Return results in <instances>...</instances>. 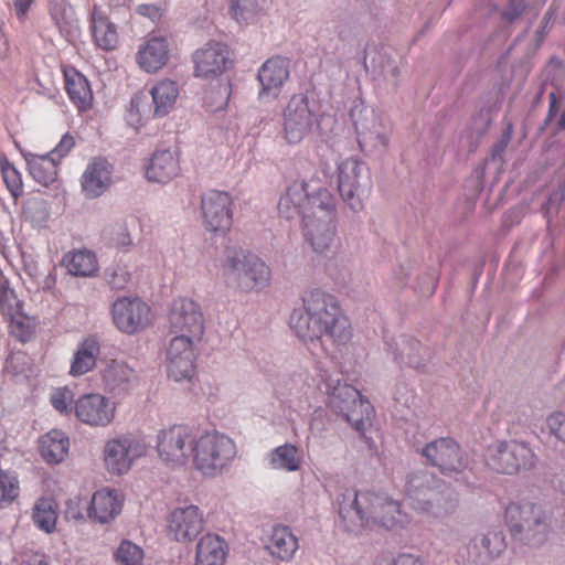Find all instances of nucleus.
I'll return each mask as SVG.
<instances>
[{
    "label": "nucleus",
    "instance_id": "f257e3e1",
    "mask_svg": "<svg viewBox=\"0 0 565 565\" xmlns=\"http://www.w3.org/2000/svg\"><path fill=\"white\" fill-rule=\"evenodd\" d=\"M278 212L287 220L301 216L303 235L315 252L329 248L335 235L337 211L327 188L313 189L305 181H296L280 196Z\"/></svg>",
    "mask_w": 565,
    "mask_h": 565
},
{
    "label": "nucleus",
    "instance_id": "f03ea898",
    "mask_svg": "<svg viewBox=\"0 0 565 565\" xmlns=\"http://www.w3.org/2000/svg\"><path fill=\"white\" fill-rule=\"evenodd\" d=\"M302 307L295 308L289 327L296 337L307 343H322L323 338L345 344L352 337L349 319L335 296L322 289H312L302 296Z\"/></svg>",
    "mask_w": 565,
    "mask_h": 565
},
{
    "label": "nucleus",
    "instance_id": "7ed1b4c3",
    "mask_svg": "<svg viewBox=\"0 0 565 565\" xmlns=\"http://www.w3.org/2000/svg\"><path fill=\"white\" fill-rule=\"evenodd\" d=\"M405 500L413 510L431 520L449 516L458 507L457 493L427 470H418L406 477Z\"/></svg>",
    "mask_w": 565,
    "mask_h": 565
},
{
    "label": "nucleus",
    "instance_id": "20e7f679",
    "mask_svg": "<svg viewBox=\"0 0 565 565\" xmlns=\"http://www.w3.org/2000/svg\"><path fill=\"white\" fill-rule=\"evenodd\" d=\"M338 513L347 532L358 533L361 529H387L385 511L388 497L373 491L345 489L338 497Z\"/></svg>",
    "mask_w": 565,
    "mask_h": 565
},
{
    "label": "nucleus",
    "instance_id": "39448f33",
    "mask_svg": "<svg viewBox=\"0 0 565 565\" xmlns=\"http://www.w3.org/2000/svg\"><path fill=\"white\" fill-rule=\"evenodd\" d=\"M321 381L328 395V405L332 412L343 419L358 433L363 434L371 423L374 409L359 390L348 383H342L338 374L321 373Z\"/></svg>",
    "mask_w": 565,
    "mask_h": 565
},
{
    "label": "nucleus",
    "instance_id": "423d86ee",
    "mask_svg": "<svg viewBox=\"0 0 565 565\" xmlns=\"http://www.w3.org/2000/svg\"><path fill=\"white\" fill-rule=\"evenodd\" d=\"M222 271L228 284L245 292L263 290L271 276L264 260L241 247L225 248Z\"/></svg>",
    "mask_w": 565,
    "mask_h": 565
},
{
    "label": "nucleus",
    "instance_id": "0eeeda50",
    "mask_svg": "<svg viewBox=\"0 0 565 565\" xmlns=\"http://www.w3.org/2000/svg\"><path fill=\"white\" fill-rule=\"evenodd\" d=\"M193 450V465L206 477L222 473L237 454L234 440L216 430L201 431L199 429Z\"/></svg>",
    "mask_w": 565,
    "mask_h": 565
},
{
    "label": "nucleus",
    "instance_id": "6e6552de",
    "mask_svg": "<svg viewBox=\"0 0 565 565\" xmlns=\"http://www.w3.org/2000/svg\"><path fill=\"white\" fill-rule=\"evenodd\" d=\"M505 521L511 535L525 545L535 547L546 540L550 523L541 505L527 501L511 502L505 509Z\"/></svg>",
    "mask_w": 565,
    "mask_h": 565
},
{
    "label": "nucleus",
    "instance_id": "1a4fd4ad",
    "mask_svg": "<svg viewBox=\"0 0 565 565\" xmlns=\"http://www.w3.org/2000/svg\"><path fill=\"white\" fill-rule=\"evenodd\" d=\"M338 191L352 213H360L370 195L372 178L367 164L356 158H348L338 164Z\"/></svg>",
    "mask_w": 565,
    "mask_h": 565
},
{
    "label": "nucleus",
    "instance_id": "9d476101",
    "mask_svg": "<svg viewBox=\"0 0 565 565\" xmlns=\"http://www.w3.org/2000/svg\"><path fill=\"white\" fill-rule=\"evenodd\" d=\"M198 430L183 424L159 430L156 445L159 458L170 467L185 466L193 457Z\"/></svg>",
    "mask_w": 565,
    "mask_h": 565
},
{
    "label": "nucleus",
    "instance_id": "9b49d317",
    "mask_svg": "<svg viewBox=\"0 0 565 565\" xmlns=\"http://www.w3.org/2000/svg\"><path fill=\"white\" fill-rule=\"evenodd\" d=\"M179 89L173 81L164 79L154 84L149 92H139L130 100V114L149 120L167 116L173 108Z\"/></svg>",
    "mask_w": 565,
    "mask_h": 565
},
{
    "label": "nucleus",
    "instance_id": "f8f14e48",
    "mask_svg": "<svg viewBox=\"0 0 565 565\" xmlns=\"http://www.w3.org/2000/svg\"><path fill=\"white\" fill-rule=\"evenodd\" d=\"M487 463L498 473L514 475L533 468L535 454L525 443L498 441L489 448Z\"/></svg>",
    "mask_w": 565,
    "mask_h": 565
},
{
    "label": "nucleus",
    "instance_id": "ddd939ff",
    "mask_svg": "<svg viewBox=\"0 0 565 565\" xmlns=\"http://www.w3.org/2000/svg\"><path fill=\"white\" fill-rule=\"evenodd\" d=\"M282 131L289 145L301 142L318 125V116L305 94H295L282 113Z\"/></svg>",
    "mask_w": 565,
    "mask_h": 565
},
{
    "label": "nucleus",
    "instance_id": "4468645a",
    "mask_svg": "<svg viewBox=\"0 0 565 565\" xmlns=\"http://www.w3.org/2000/svg\"><path fill=\"white\" fill-rule=\"evenodd\" d=\"M201 213L207 231L225 235L233 224V200L227 192L209 190L201 198Z\"/></svg>",
    "mask_w": 565,
    "mask_h": 565
},
{
    "label": "nucleus",
    "instance_id": "2eb2a0df",
    "mask_svg": "<svg viewBox=\"0 0 565 565\" xmlns=\"http://www.w3.org/2000/svg\"><path fill=\"white\" fill-rule=\"evenodd\" d=\"M201 339L173 334L166 353L167 371L175 382L191 379L194 373L195 344Z\"/></svg>",
    "mask_w": 565,
    "mask_h": 565
},
{
    "label": "nucleus",
    "instance_id": "dca6fc26",
    "mask_svg": "<svg viewBox=\"0 0 565 565\" xmlns=\"http://www.w3.org/2000/svg\"><path fill=\"white\" fill-rule=\"evenodd\" d=\"M420 455L445 476L462 472L468 461L459 445L452 438L441 437L422 448Z\"/></svg>",
    "mask_w": 565,
    "mask_h": 565
},
{
    "label": "nucleus",
    "instance_id": "f3484780",
    "mask_svg": "<svg viewBox=\"0 0 565 565\" xmlns=\"http://www.w3.org/2000/svg\"><path fill=\"white\" fill-rule=\"evenodd\" d=\"M143 452V445L131 436L121 435L111 438L104 446L105 467L109 473L121 476L131 468L135 460L141 457Z\"/></svg>",
    "mask_w": 565,
    "mask_h": 565
},
{
    "label": "nucleus",
    "instance_id": "a211bd4d",
    "mask_svg": "<svg viewBox=\"0 0 565 565\" xmlns=\"http://www.w3.org/2000/svg\"><path fill=\"white\" fill-rule=\"evenodd\" d=\"M171 334H185L201 339L204 334L205 322L201 307L190 298H179L172 302L169 312Z\"/></svg>",
    "mask_w": 565,
    "mask_h": 565
},
{
    "label": "nucleus",
    "instance_id": "6ab92c4d",
    "mask_svg": "<svg viewBox=\"0 0 565 565\" xmlns=\"http://www.w3.org/2000/svg\"><path fill=\"white\" fill-rule=\"evenodd\" d=\"M507 548L505 536L500 531H489L473 535L459 550V557L466 564L489 565Z\"/></svg>",
    "mask_w": 565,
    "mask_h": 565
},
{
    "label": "nucleus",
    "instance_id": "aec40b11",
    "mask_svg": "<svg viewBox=\"0 0 565 565\" xmlns=\"http://www.w3.org/2000/svg\"><path fill=\"white\" fill-rule=\"evenodd\" d=\"M150 307L139 297H119L111 306L113 321L126 334H135L150 323Z\"/></svg>",
    "mask_w": 565,
    "mask_h": 565
},
{
    "label": "nucleus",
    "instance_id": "412c9836",
    "mask_svg": "<svg viewBox=\"0 0 565 565\" xmlns=\"http://www.w3.org/2000/svg\"><path fill=\"white\" fill-rule=\"evenodd\" d=\"M74 414L87 426L104 428L115 419L116 404L103 394L87 393L74 402Z\"/></svg>",
    "mask_w": 565,
    "mask_h": 565
},
{
    "label": "nucleus",
    "instance_id": "4be33fe9",
    "mask_svg": "<svg viewBox=\"0 0 565 565\" xmlns=\"http://www.w3.org/2000/svg\"><path fill=\"white\" fill-rule=\"evenodd\" d=\"M290 61L276 55L267 58L257 71L258 100L270 103L277 99L290 76Z\"/></svg>",
    "mask_w": 565,
    "mask_h": 565
},
{
    "label": "nucleus",
    "instance_id": "5701e85b",
    "mask_svg": "<svg viewBox=\"0 0 565 565\" xmlns=\"http://www.w3.org/2000/svg\"><path fill=\"white\" fill-rule=\"evenodd\" d=\"M194 75L213 79L221 76L232 64L230 49L225 43L210 41L192 54Z\"/></svg>",
    "mask_w": 565,
    "mask_h": 565
},
{
    "label": "nucleus",
    "instance_id": "b1692460",
    "mask_svg": "<svg viewBox=\"0 0 565 565\" xmlns=\"http://www.w3.org/2000/svg\"><path fill=\"white\" fill-rule=\"evenodd\" d=\"M168 535L181 543L193 541L204 529L203 513L196 505L180 507L168 518Z\"/></svg>",
    "mask_w": 565,
    "mask_h": 565
},
{
    "label": "nucleus",
    "instance_id": "393cba45",
    "mask_svg": "<svg viewBox=\"0 0 565 565\" xmlns=\"http://www.w3.org/2000/svg\"><path fill=\"white\" fill-rule=\"evenodd\" d=\"M103 384L113 397H124L140 384L139 373L122 360L110 361L103 371Z\"/></svg>",
    "mask_w": 565,
    "mask_h": 565
},
{
    "label": "nucleus",
    "instance_id": "a878e982",
    "mask_svg": "<svg viewBox=\"0 0 565 565\" xmlns=\"http://www.w3.org/2000/svg\"><path fill=\"white\" fill-rule=\"evenodd\" d=\"M263 544L274 559L290 563L299 550V537L290 526L275 524L264 533Z\"/></svg>",
    "mask_w": 565,
    "mask_h": 565
},
{
    "label": "nucleus",
    "instance_id": "bb28decb",
    "mask_svg": "<svg viewBox=\"0 0 565 565\" xmlns=\"http://www.w3.org/2000/svg\"><path fill=\"white\" fill-rule=\"evenodd\" d=\"M113 166L105 158H95L82 175V191L87 199L103 195L111 184Z\"/></svg>",
    "mask_w": 565,
    "mask_h": 565
},
{
    "label": "nucleus",
    "instance_id": "cd10ccee",
    "mask_svg": "<svg viewBox=\"0 0 565 565\" xmlns=\"http://www.w3.org/2000/svg\"><path fill=\"white\" fill-rule=\"evenodd\" d=\"M170 44L166 36L149 34L145 43L139 46L137 62L147 73H154L169 61Z\"/></svg>",
    "mask_w": 565,
    "mask_h": 565
},
{
    "label": "nucleus",
    "instance_id": "c85d7f7f",
    "mask_svg": "<svg viewBox=\"0 0 565 565\" xmlns=\"http://www.w3.org/2000/svg\"><path fill=\"white\" fill-rule=\"evenodd\" d=\"M180 172L177 154L170 149L157 150L146 166V178L149 182L166 184Z\"/></svg>",
    "mask_w": 565,
    "mask_h": 565
},
{
    "label": "nucleus",
    "instance_id": "c756f323",
    "mask_svg": "<svg viewBox=\"0 0 565 565\" xmlns=\"http://www.w3.org/2000/svg\"><path fill=\"white\" fill-rule=\"evenodd\" d=\"M122 509V500L118 492L111 489L97 490L87 508L88 516L102 524L114 520Z\"/></svg>",
    "mask_w": 565,
    "mask_h": 565
},
{
    "label": "nucleus",
    "instance_id": "7c9ffc66",
    "mask_svg": "<svg viewBox=\"0 0 565 565\" xmlns=\"http://www.w3.org/2000/svg\"><path fill=\"white\" fill-rule=\"evenodd\" d=\"M228 555V545L218 534L203 535L195 548L194 565H224Z\"/></svg>",
    "mask_w": 565,
    "mask_h": 565
},
{
    "label": "nucleus",
    "instance_id": "2f4dec72",
    "mask_svg": "<svg viewBox=\"0 0 565 565\" xmlns=\"http://www.w3.org/2000/svg\"><path fill=\"white\" fill-rule=\"evenodd\" d=\"M70 439L60 429H52L39 440V452L49 465L62 462L68 454Z\"/></svg>",
    "mask_w": 565,
    "mask_h": 565
},
{
    "label": "nucleus",
    "instance_id": "473e14b6",
    "mask_svg": "<svg viewBox=\"0 0 565 565\" xmlns=\"http://www.w3.org/2000/svg\"><path fill=\"white\" fill-rule=\"evenodd\" d=\"M90 31L94 42L99 49L104 51L116 49L118 44L117 28L97 6L90 13Z\"/></svg>",
    "mask_w": 565,
    "mask_h": 565
},
{
    "label": "nucleus",
    "instance_id": "72a5a7b5",
    "mask_svg": "<svg viewBox=\"0 0 565 565\" xmlns=\"http://www.w3.org/2000/svg\"><path fill=\"white\" fill-rule=\"evenodd\" d=\"M100 353V345L95 337H87L81 341L73 354L70 374L81 376L92 371Z\"/></svg>",
    "mask_w": 565,
    "mask_h": 565
},
{
    "label": "nucleus",
    "instance_id": "f704fd0d",
    "mask_svg": "<svg viewBox=\"0 0 565 565\" xmlns=\"http://www.w3.org/2000/svg\"><path fill=\"white\" fill-rule=\"evenodd\" d=\"M67 273L75 277H92L98 271L95 254L87 249H77L64 255L62 260Z\"/></svg>",
    "mask_w": 565,
    "mask_h": 565
},
{
    "label": "nucleus",
    "instance_id": "c9c22d12",
    "mask_svg": "<svg viewBox=\"0 0 565 565\" xmlns=\"http://www.w3.org/2000/svg\"><path fill=\"white\" fill-rule=\"evenodd\" d=\"M65 89L70 100L81 110L92 107L93 92L89 82L81 73L74 71L72 74L65 73Z\"/></svg>",
    "mask_w": 565,
    "mask_h": 565
},
{
    "label": "nucleus",
    "instance_id": "e433bc0d",
    "mask_svg": "<svg viewBox=\"0 0 565 565\" xmlns=\"http://www.w3.org/2000/svg\"><path fill=\"white\" fill-rule=\"evenodd\" d=\"M396 353L394 359L408 366L423 370L426 366L425 358L428 356V350L425 349L416 339L402 337L396 342Z\"/></svg>",
    "mask_w": 565,
    "mask_h": 565
},
{
    "label": "nucleus",
    "instance_id": "4c0bfd02",
    "mask_svg": "<svg viewBox=\"0 0 565 565\" xmlns=\"http://www.w3.org/2000/svg\"><path fill=\"white\" fill-rule=\"evenodd\" d=\"M51 154H32L25 157L30 175L43 186H50L57 177V163Z\"/></svg>",
    "mask_w": 565,
    "mask_h": 565
},
{
    "label": "nucleus",
    "instance_id": "58836bf2",
    "mask_svg": "<svg viewBox=\"0 0 565 565\" xmlns=\"http://www.w3.org/2000/svg\"><path fill=\"white\" fill-rule=\"evenodd\" d=\"M50 14L61 34L67 40L77 32L75 12L67 0H50Z\"/></svg>",
    "mask_w": 565,
    "mask_h": 565
},
{
    "label": "nucleus",
    "instance_id": "ea45409f",
    "mask_svg": "<svg viewBox=\"0 0 565 565\" xmlns=\"http://www.w3.org/2000/svg\"><path fill=\"white\" fill-rule=\"evenodd\" d=\"M268 462L273 469L296 472L301 467L299 449L289 443L280 445L268 454Z\"/></svg>",
    "mask_w": 565,
    "mask_h": 565
},
{
    "label": "nucleus",
    "instance_id": "a19ab883",
    "mask_svg": "<svg viewBox=\"0 0 565 565\" xmlns=\"http://www.w3.org/2000/svg\"><path fill=\"white\" fill-rule=\"evenodd\" d=\"M35 526L45 533L54 532L57 521V504L52 498H40L32 514Z\"/></svg>",
    "mask_w": 565,
    "mask_h": 565
},
{
    "label": "nucleus",
    "instance_id": "79ce46f5",
    "mask_svg": "<svg viewBox=\"0 0 565 565\" xmlns=\"http://www.w3.org/2000/svg\"><path fill=\"white\" fill-rule=\"evenodd\" d=\"M23 303L10 287L8 278L0 273V310L4 316H12L22 310Z\"/></svg>",
    "mask_w": 565,
    "mask_h": 565
},
{
    "label": "nucleus",
    "instance_id": "37998d69",
    "mask_svg": "<svg viewBox=\"0 0 565 565\" xmlns=\"http://www.w3.org/2000/svg\"><path fill=\"white\" fill-rule=\"evenodd\" d=\"M17 475L0 469V509L9 507L19 495Z\"/></svg>",
    "mask_w": 565,
    "mask_h": 565
},
{
    "label": "nucleus",
    "instance_id": "c03bdc74",
    "mask_svg": "<svg viewBox=\"0 0 565 565\" xmlns=\"http://www.w3.org/2000/svg\"><path fill=\"white\" fill-rule=\"evenodd\" d=\"M143 551L129 540H124L115 552V559L119 565H140Z\"/></svg>",
    "mask_w": 565,
    "mask_h": 565
},
{
    "label": "nucleus",
    "instance_id": "a18cd8bd",
    "mask_svg": "<svg viewBox=\"0 0 565 565\" xmlns=\"http://www.w3.org/2000/svg\"><path fill=\"white\" fill-rule=\"evenodd\" d=\"M259 10L258 0H232V17L239 23H248L252 21Z\"/></svg>",
    "mask_w": 565,
    "mask_h": 565
},
{
    "label": "nucleus",
    "instance_id": "49530a36",
    "mask_svg": "<svg viewBox=\"0 0 565 565\" xmlns=\"http://www.w3.org/2000/svg\"><path fill=\"white\" fill-rule=\"evenodd\" d=\"M10 319V329L13 337H15L20 342H28L33 334V328L29 319L23 315L22 310L19 312L8 316Z\"/></svg>",
    "mask_w": 565,
    "mask_h": 565
},
{
    "label": "nucleus",
    "instance_id": "de8ad7c7",
    "mask_svg": "<svg viewBox=\"0 0 565 565\" xmlns=\"http://www.w3.org/2000/svg\"><path fill=\"white\" fill-rule=\"evenodd\" d=\"M104 277L111 289L121 290L127 286L130 274L125 265L115 264L105 269Z\"/></svg>",
    "mask_w": 565,
    "mask_h": 565
},
{
    "label": "nucleus",
    "instance_id": "09e8293b",
    "mask_svg": "<svg viewBox=\"0 0 565 565\" xmlns=\"http://www.w3.org/2000/svg\"><path fill=\"white\" fill-rule=\"evenodd\" d=\"M1 173L3 181L12 194L18 198L22 193V178L20 172L8 160L1 162Z\"/></svg>",
    "mask_w": 565,
    "mask_h": 565
},
{
    "label": "nucleus",
    "instance_id": "8fccbe9b",
    "mask_svg": "<svg viewBox=\"0 0 565 565\" xmlns=\"http://www.w3.org/2000/svg\"><path fill=\"white\" fill-rule=\"evenodd\" d=\"M73 393L67 387H61L55 390L51 395V404L58 413L68 415L74 411Z\"/></svg>",
    "mask_w": 565,
    "mask_h": 565
},
{
    "label": "nucleus",
    "instance_id": "3c124183",
    "mask_svg": "<svg viewBox=\"0 0 565 565\" xmlns=\"http://www.w3.org/2000/svg\"><path fill=\"white\" fill-rule=\"evenodd\" d=\"M74 137L66 132L65 135H63L58 143L54 147V149H52L50 152H46V154H51V159H54V162L58 164L61 159L67 156L68 152L74 148Z\"/></svg>",
    "mask_w": 565,
    "mask_h": 565
},
{
    "label": "nucleus",
    "instance_id": "603ef678",
    "mask_svg": "<svg viewBox=\"0 0 565 565\" xmlns=\"http://www.w3.org/2000/svg\"><path fill=\"white\" fill-rule=\"evenodd\" d=\"M547 427L553 436L565 444V414L553 413L547 417Z\"/></svg>",
    "mask_w": 565,
    "mask_h": 565
},
{
    "label": "nucleus",
    "instance_id": "864d4df0",
    "mask_svg": "<svg viewBox=\"0 0 565 565\" xmlns=\"http://www.w3.org/2000/svg\"><path fill=\"white\" fill-rule=\"evenodd\" d=\"M25 214L38 225L46 222L50 215L43 201L29 202Z\"/></svg>",
    "mask_w": 565,
    "mask_h": 565
},
{
    "label": "nucleus",
    "instance_id": "5fc2aeb1",
    "mask_svg": "<svg viewBox=\"0 0 565 565\" xmlns=\"http://www.w3.org/2000/svg\"><path fill=\"white\" fill-rule=\"evenodd\" d=\"M391 532L395 529H404L411 522L407 513L401 510V503L391 499Z\"/></svg>",
    "mask_w": 565,
    "mask_h": 565
},
{
    "label": "nucleus",
    "instance_id": "6e6d98bb",
    "mask_svg": "<svg viewBox=\"0 0 565 565\" xmlns=\"http://www.w3.org/2000/svg\"><path fill=\"white\" fill-rule=\"evenodd\" d=\"M526 8V0H509L507 9L503 12V19L509 23L519 19Z\"/></svg>",
    "mask_w": 565,
    "mask_h": 565
},
{
    "label": "nucleus",
    "instance_id": "4d7b16f0",
    "mask_svg": "<svg viewBox=\"0 0 565 565\" xmlns=\"http://www.w3.org/2000/svg\"><path fill=\"white\" fill-rule=\"evenodd\" d=\"M327 415L322 409H316L310 419L309 429L312 435L321 436L322 433L327 429Z\"/></svg>",
    "mask_w": 565,
    "mask_h": 565
},
{
    "label": "nucleus",
    "instance_id": "13d9d810",
    "mask_svg": "<svg viewBox=\"0 0 565 565\" xmlns=\"http://www.w3.org/2000/svg\"><path fill=\"white\" fill-rule=\"evenodd\" d=\"M136 12L150 19L152 22L159 21L163 13V8L158 3H142L136 8Z\"/></svg>",
    "mask_w": 565,
    "mask_h": 565
},
{
    "label": "nucleus",
    "instance_id": "bf43d9fd",
    "mask_svg": "<svg viewBox=\"0 0 565 565\" xmlns=\"http://www.w3.org/2000/svg\"><path fill=\"white\" fill-rule=\"evenodd\" d=\"M425 282L418 284L415 288L419 289L423 295H433L438 285V277L435 271L425 275Z\"/></svg>",
    "mask_w": 565,
    "mask_h": 565
},
{
    "label": "nucleus",
    "instance_id": "052dcab7",
    "mask_svg": "<svg viewBox=\"0 0 565 565\" xmlns=\"http://www.w3.org/2000/svg\"><path fill=\"white\" fill-rule=\"evenodd\" d=\"M21 565H49V561L43 553L30 552L23 555Z\"/></svg>",
    "mask_w": 565,
    "mask_h": 565
},
{
    "label": "nucleus",
    "instance_id": "680f3d73",
    "mask_svg": "<svg viewBox=\"0 0 565 565\" xmlns=\"http://www.w3.org/2000/svg\"><path fill=\"white\" fill-rule=\"evenodd\" d=\"M57 281V268L53 266L47 275L40 281L39 286L44 291H51Z\"/></svg>",
    "mask_w": 565,
    "mask_h": 565
},
{
    "label": "nucleus",
    "instance_id": "e2e57ef3",
    "mask_svg": "<svg viewBox=\"0 0 565 565\" xmlns=\"http://www.w3.org/2000/svg\"><path fill=\"white\" fill-rule=\"evenodd\" d=\"M350 117L352 119V122H353V126H354V129H355V132H356L358 143H359L361 150H364L367 137L365 136V134L363 131L364 127L361 126V124L355 119V109L351 110Z\"/></svg>",
    "mask_w": 565,
    "mask_h": 565
},
{
    "label": "nucleus",
    "instance_id": "0e129e2a",
    "mask_svg": "<svg viewBox=\"0 0 565 565\" xmlns=\"http://www.w3.org/2000/svg\"><path fill=\"white\" fill-rule=\"evenodd\" d=\"M9 53V43L4 33L0 30V73L6 70V60Z\"/></svg>",
    "mask_w": 565,
    "mask_h": 565
},
{
    "label": "nucleus",
    "instance_id": "69168bd1",
    "mask_svg": "<svg viewBox=\"0 0 565 565\" xmlns=\"http://www.w3.org/2000/svg\"><path fill=\"white\" fill-rule=\"evenodd\" d=\"M394 565H423L422 561L411 554H401L394 559Z\"/></svg>",
    "mask_w": 565,
    "mask_h": 565
},
{
    "label": "nucleus",
    "instance_id": "338daca9",
    "mask_svg": "<svg viewBox=\"0 0 565 565\" xmlns=\"http://www.w3.org/2000/svg\"><path fill=\"white\" fill-rule=\"evenodd\" d=\"M33 0H14V10L18 17H24L31 8Z\"/></svg>",
    "mask_w": 565,
    "mask_h": 565
},
{
    "label": "nucleus",
    "instance_id": "774afa93",
    "mask_svg": "<svg viewBox=\"0 0 565 565\" xmlns=\"http://www.w3.org/2000/svg\"><path fill=\"white\" fill-rule=\"evenodd\" d=\"M411 268H412V264L407 263L406 267L402 266L401 270L398 273H396V279H398V281L401 284L406 282V277L408 276Z\"/></svg>",
    "mask_w": 565,
    "mask_h": 565
}]
</instances>
